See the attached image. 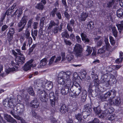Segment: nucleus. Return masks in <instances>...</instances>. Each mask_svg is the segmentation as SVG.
I'll return each instance as SVG.
<instances>
[{
	"label": "nucleus",
	"mask_w": 123,
	"mask_h": 123,
	"mask_svg": "<svg viewBox=\"0 0 123 123\" xmlns=\"http://www.w3.org/2000/svg\"><path fill=\"white\" fill-rule=\"evenodd\" d=\"M27 43V42L25 41L24 43L23 44L21 48V49L22 50H25L26 49V48L25 47Z\"/></svg>",
	"instance_id": "63"
},
{
	"label": "nucleus",
	"mask_w": 123,
	"mask_h": 123,
	"mask_svg": "<svg viewBox=\"0 0 123 123\" xmlns=\"http://www.w3.org/2000/svg\"><path fill=\"white\" fill-rule=\"evenodd\" d=\"M6 119L8 122L14 123H17L15 119L12 117L10 115H6L5 116Z\"/></svg>",
	"instance_id": "21"
},
{
	"label": "nucleus",
	"mask_w": 123,
	"mask_h": 123,
	"mask_svg": "<svg viewBox=\"0 0 123 123\" xmlns=\"http://www.w3.org/2000/svg\"><path fill=\"white\" fill-rule=\"evenodd\" d=\"M61 35L62 37L64 38L65 37L67 38H69V35L67 31H65L63 32L61 34Z\"/></svg>",
	"instance_id": "35"
},
{
	"label": "nucleus",
	"mask_w": 123,
	"mask_h": 123,
	"mask_svg": "<svg viewBox=\"0 0 123 123\" xmlns=\"http://www.w3.org/2000/svg\"><path fill=\"white\" fill-rule=\"evenodd\" d=\"M117 15L118 17L120 18H123V9L120 8L118 9L117 11Z\"/></svg>",
	"instance_id": "27"
},
{
	"label": "nucleus",
	"mask_w": 123,
	"mask_h": 123,
	"mask_svg": "<svg viewBox=\"0 0 123 123\" xmlns=\"http://www.w3.org/2000/svg\"><path fill=\"white\" fill-rule=\"evenodd\" d=\"M33 61V60L31 59L28 62H27L25 64V65L23 67V69L26 71L29 70L33 66L32 63Z\"/></svg>",
	"instance_id": "11"
},
{
	"label": "nucleus",
	"mask_w": 123,
	"mask_h": 123,
	"mask_svg": "<svg viewBox=\"0 0 123 123\" xmlns=\"http://www.w3.org/2000/svg\"><path fill=\"white\" fill-rule=\"evenodd\" d=\"M56 25L55 23L53 20H51L50 22L49 26L48 27V29H50L52 28L53 26H55Z\"/></svg>",
	"instance_id": "41"
},
{
	"label": "nucleus",
	"mask_w": 123,
	"mask_h": 123,
	"mask_svg": "<svg viewBox=\"0 0 123 123\" xmlns=\"http://www.w3.org/2000/svg\"><path fill=\"white\" fill-rule=\"evenodd\" d=\"M35 7L36 8L41 10H42L44 8L43 5L41 3H38Z\"/></svg>",
	"instance_id": "38"
},
{
	"label": "nucleus",
	"mask_w": 123,
	"mask_h": 123,
	"mask_svg": "<svg viewBox=\"0 0 123 123\" xmlns=\"http://www.w3.org/2000/svg\"><path fill=\"white\" fill-rule=\"evenodd\" d=\"M30 105L32 107L37 108L39 106V103L37 100H34L31 101Z\"/></svg>",
	"instance_id": "18"
},
{
	"label": "nucleus",
	"mask_w": 123,
	"mask_h": 123,
	"mask_svg": "<svg viewBox=\"0 0 123 123\" xmlns=\"http://www.w3.org/2000/svg\"><path fill=\"white\" fill-rule=\"evenodd\" d=\"M74 51L75 55L77 57H80L81 56L82 52V46L80 44H77L74 48Z\"/></svg>",
	"instance_id": "6"
},
{
	"label": "nucleus",
	"mask_w": 123,
	"mask_h": 123,
	"mask_svg": "<svg viewBox=\"0 0 123 123\" xmlns=\"http://www.w3.org/2000/svg\"><path fill=\"white\" fill-rule=\"evenodd\" d=\"M38 31L37 30H35L33 31L32 30L31 32V35L32 36L34 40H35L36 37L35 36H37V35Z\"/></svg>",
	"instance_id": "30"
},
{
	"label": "nucleus",
	"mask_w": 123,
	"mask_h": 123,
	"mask_svg": "<svg viewBox=\"0 0 123 123\" xmlns=\"http://www.w3.org/2000/svg\"><path fill=\"white\" fill-rule=\"evenodd\" d=\"M42 86L43 90H44V89L49 90L51 89L53 87V83L51 81L47 82H43V86Z\"/></svg>",
	"instance_id": "10"
},
{
	"label": "nucleus",
	"mask_w": 123,
	"mask_h": 123,
	"mask_svg": "<svg viewBox=\"0 0 123 123\" xmlns=\"http://www.w3.org/2000/svg\"><path fill=\"white\" fill-rule=\"evenodd\" d=\"M91 76L93 80L98 79V75L95 74V71L94 70H93L91 72Z\"/></svg>",
	"instance_id": "34"
},
{
	"label": "nucleus",
	"mask_w": 123,
	"mask_h": 123,
	"mask_svg": "<svg viewBox=\"0 0 123 123\" xmlns=\"http://www.w3.org/2000/svg\"><path fill=\"white\" fill-rule=\"evenodd\" d=\"M64 14L65 17L67 19L69 20L70 18V15L66 12V10L64 12Z\"/></svg>",
	"instance_id": "59"
},
{
	"label": "nucleus",
	"mask_w": 123,
	"mask_h": 123,
	"mask_svg": "<svg viewBox=\"0 0 123 123\" xmlns=\"http://www.w3.org/2000/svg\"><path fill=\"white\" fill-rule=\"evenodd\" d=\"M110 96L109 95L108 92L105 94L102 98V99L105 101H107L109 100Z\"/></svg>",
	"instance_id": "36"
},
{
	"label": "nucleus",
	"mask_w": 123,
	"mask_h": 123,
	"mask_svg": "<svg viewBox=\"0 0 123 123\" xmlns=\"http://www.w3.org/2000/svg\"><path fill=\"white\" fill-rule=\"evenodd\" d=\"M30 33L27 28H26V32L25 34V38L27 39H28L30 37Z\"/></svg>",
	"instance_id": "46"
},
{
	"label": "nucleus",
	"mask_w": 123,
	"mask_h": 123,
	"mask_svg": "<svg viewBox=\"0 0 123 123\" xmlns=\"http://www.w3.org/2000/svg\"><path fill=\"white\" fill-rule=\"evenodd\" d=\"M15 60L18 65L23 64L25 62V57L24 56H18L16 58Z\"/></svg>",
	"instance_id": "13"
},
{
	"label": "nucleus",
	"mask_w": 123,
	"mask_h": 123,
	"mask_svg": "<svg viewBox=\"0 0 123 123\" xmlns=\"http://www.w3.org/2000/svg\"><path fill=\"white\" fill-rule=\"evenodd\" d=\"M123 59V57H120L119 58L117 59L116 60L115 62L119 64L122 62Z\"/></svg>",
	"instance_id": "56"
},
{
	"label": "nucleus",
	"mask_w": 123,
	"mask_h": 123,
	"mask_svg": "<svg viewBox=\"0 0 123 123\" xmlns=\"http://www.w3.org/2000/svg\"><path fill=\"white\" fill-rule=\"evenodd\" d=\"M22 13V10L20 9H17L13 14L12 15V16H14V15H17L18 19Z\"/></svg>",
	"instance_id": "26"
},
{
	"label": "nucleus",
	"mask_w": 123,
	"mask_h": 123,
	"mask_svg": "<svg viewBox=\"0 0 123 123\" xmlns=\"http://www.w3.org/2000/svg\"><path fill=\"white\" fill-rule=\"evenodd\" d=\"M87 96V91L85 90H83L82 92V94L81 99L83 102H85Z\"/></svg>",
	"instance_id": "24"
},
{
	"label": "nucleus",
	"mask_w": 123,
	"mask_h": 123,
	"mask_svg": "<svg viewBox=\"0 0 123 123\" xmlns=\"http://www.w3.org/2000/svg\"><path fill=\"white\" fill-rule=\"evenodd\" d=\"M88 16V14L86 12H83L82 14L79 16V21L80 22L85 21Z\"/></svg>",
	"instance_id": "17"
},
{
	"label": "nucleus",
	"mask_w": 123,
	"mask_h": 123,
	"mask_svg": "<svg viewBox=\"0 0 123 123\" xmlns=\"http://www.w3.org/2000/svg\"><path fill=\"white\" fill-rule=\"evenodd\" d=\"M87 47L86 51L88 53V55L91 54L92 51V49L91 47L89 46H87Z\"/></svg>",
	"instance_id": "49"
},
{
	"label": "nucleus",
	"mask_w": 123,
	"mask_h": 123,
	"mask_svg": "<svg viewBox=\"0 0 123 123\" xmlns=\"http://www.w3.org/2000/svg\"><path fill=\"white\" fill-rule=\"evenodd\" d=\"M17 68L16 69L15 68H9L8 69H6V72L7 74H9L10 72H12L15 71H17Z\"/></svg>",
	"instance_id": "40"
},
{
	"label": "nucleus",
	"mask_w": 123,
	"mask_h": 123,
	"mask_svg": "<svg viewBox=\"0 0 123 123\" xmlns=\"http://www.w3.org/2000/svg\"><path fill=\"white\" fill-rule=\"evenodd\" d=\"M57 8H54L51 11L50 14V16L51 17H54L55 16V14L57 13Z\"/></svg>",
	"instance_id": "31"
},
{
	"label": "nucleus",
	"mask_w": 123,
	"mask_h": 123,
	"mask_svg": "<svg viewBox=\"0 0 123 123\" xmlns=\"http://www.w3.org/2000/svg\"><path fill=\"white\" fill-rule=\"evenodd\" d=\"M8 40L9 42H11L13 38V35L11 34H8Z\"/></svg>",
	"instance_id": "62"
},
{
	"label": "nucleus",
	"mask_w": 123,
	"mask_h": 123,
	"mask_svg": "<svg viewBox=\"0 0 123 123\" xmlns=\"http://www.w3.org/2000/svg\"><path fill=\"white\" fill-rule=\"evenodd\" d=\"M99 120L97 118H95L92 121L89 122L88 123H99Z\"/></svg>",
	"instance_id": "57"
},
{
	"label": "nucleus",
	"mask_w": 123,
	"mask_h": 123,
	"mask_svg": "<svg viewBox=\"0 0 123 123\" xmlns=\"http://www.w3.org/2000/svg\"><path fill=\"white\" fill-rule=\"evenodd\" d=\"M74 58V55H73L70 54L68 55L67 56V58L68 61H70L72 60Z\"/></svg>",
	"instance_id": "45"
},
{
	"label": "nucleus",
	"mask_w": 123,
	"mask_h": 123,
	"mask_svg": "<svg viewBox=\"0 0 123 123\" xmlns=\"http://www.w3.org/2000/svg\"><path fill=\"white\" fill-rule=\"evenodd\" d=\"M33 23L32 19H31L29 20L28 21L27 24V27L26 28H31V24Z\"/></svg>",
	"instance_id": "48"
},
{
	"label": "nucleus",
	"mask_w": 123,
	"mask_h": 123,
	"mask_svg": "<svg viewBox=\"0 0 123 123\" xmlns=\"http://www.w3.org/2000/svg\"><path fill=\"white\" fill-rule=\"evenodd\" d=\"M92 105L90 104H88L84 105L83 110L85 111H87L91 112L92 111Z\"/></svg>",
	"instance_id": "22"
},
{
	"label": "nucleus",
	"mask_w": 123,
	"mask_h": 123,
	"mask_svg": "<svg viewBox=\"0 0 123 123\" xmlns=\"http://www.w3.org/2000/svg\"><path fill=\"white\" fill-rule=\"evenodd\" d=\"M55 57V56H52L51 58L49 60V64L50 65L53 63V62L54 59Z\"/></svg>",
	"instance_id": "64"
},
{
	"label": "nucleus",
	"mask_w": 123,
	"mask_h": 123,
	"mask_svg": "<svg viewBox=\"0 0 123 123\" xmlns=\"http://www.w3.org/2000/svg\"><path fill=\"white\" fill-rule=\"evenodd\" d=\"M25 110L24 105L22 104H18L14 107L13 110L11 111L10 113L12 115H14V114L18 115H23Z\"/></svg>",
	"instance_id": "2"
},
{
	"label": "nucleus",
	"mask_w": 123,
	"mask_h": 123,
	"mask_svg": "<svg viewBox=\"0 0 123 123\" xmlns=\"http://www.w3.org/2000/svg\"><path fill=\"white\" fill-rule=\"evenodd\" d=\"M108 92L109 96H111L110 98V99H112V98L116 97V91L115 90L113 89Z\"/></svg>",
	"instance_id": "23"
},
{
	"label": "nucleus",
	"mask_w": 123,
	"mask_h": 123,
	"mask_svg": "<svg viewBox=\"0 0 123 123\" xmlns=\"http://www.w3.org/2000/svg\"><path fill=\"white\" fill-rule=\"evenodd\" d=\"M80 35L82 40L86 43H88L90 41L88 38L86 34L83 33H82Z\"/></svg>",
	"instance_id": "19"
},
{
	"label": "nucleus",
	"mask_w": 123,
	"mask_h": 123,
	"mask_svg": "<svg viewBox=\"0 0 123 123\" xmlns=\"http://www.w3.org/2000/svg\"><path fill=\"white\" fill-rule=\"evenodd\" d=\"M105 49L103 48H101L98 50V53L99 54L104 53L105 51Z\"/></svg>",
	"instance_id": "60"
},
{
	"label": "nucleus",
	"mask_w": 123,
	"mask_h": 123,
	"mask_svg": "<svg viewBox=\"0 0 123 123\" xmlns=\"http://www.w3.org/2000/svg\"><path fill=\"white\" fill-rule=\"evenodd\" d=\"M91 112L87 111H85V110L83 109L82 115L83 116L84 118L85 119L91 114Z\"/></svg>",
	"instance_id": "28"
},
{
	"label": "nucleus",
	"mask_w": 123,
	"mask_h": 123,
	"mask_svg": "<svg viewBox=\"0 0 123 123\" xmlns=\"http://www.w3.org/2000/svg\"><path fill=\"white\" fill-rule=\"evenodd\" d=\"M114 111V109L112 107H110L109 108L108 110H106L104 111V113H106H106L107 115L109 113L110 114L112 113Z\"/></svg>",
	"instance_id": "33"
},
{
	"label": "nucleus",
	"mask_w": 123,
	"mask_h": 123,
	"mask_svg": "<svg viewBox=\"0 0 123 123\" xmlns=\"http://www.w3.org/2000/svg\"><path fill=\"white\" fill-rule=\"evenodd\" d=\"M71 26V25H70L69 24H68L67 26V29L68 31L70 32H72L73 31L72 28Z\"/></svg>",
	"instance_id": "58"
},
{
	"label": "nucleus",
	"mask_w": 123,
	"mask_h": 123,
	"mask_svg": "<svg viewBox=\"0 0 123 123\" xmlns=\"http://www.w3.org/2000/svg\"><path fill=\"white\" fill-rule=\"evenodd\" d=\"M94 23L92 21L90 22L87 24V28L89 29H92L93 28Z\"/></svg>",
	"instance_id": "39"
},
{
	"label": "nucleus",
	"mask_w": 123,
	"mask_h": 123,
	"mask_svg": "<svg viewBox=\"0 0 123 123\" xmlns=\"http://www.w3.org/2000/svg\"><path fill=\"white\" fill-rule=\"evenodd\" d=\"M75 117L79 122L81 123H86V122L82 119V114L81 113H78L75 114Z\"/></svg>",
	"instance_id": "16"
},
{
	"label": "nucleus",
	"mask_w": 123,
	"mask_h": 123,
	"mask_svg": "<svg viewBox=\"0 0 123 123\" xmlns=\"http://www.w3.org/2000/svg\"><path fill=\"white\" fill-rule=\"evenodd\" d=\"M71 72L69 71L66 72L62 71L58 74L57 82L59 84H63L65 82H67L69 85L72 84V81L70 78V75L71 74Z\"/></svg>",
	"instance_id": "1"
},
{
	"label": "nucleus",
	"mask_w": 123,
	"mask_h": 123,
	"mask_svg": "<svg viewBox=\"0 0 123 123\" xmlns=\"http://www.w3.org/2000/svg\"><path fill=\"white\" fill-rule=\"evenodd\" d=\"M60 84L64 85V86L61 89V92L62 94L63 95H67L69 91V89L70 88H72V84H69V85L67 82H65L63 84Z\"/></svg>",
	"instance_id": "5"
},
{
	"label": "nucleus",
	"mask_w": 123,
	"mask_h": 123,
	"mask_svg": "<svg viewBox=\"0 0 123 123\" xmlns=\"http://www.w3.org/2000/svg\"><path fill=\"white\" fill-rule=\"evenodd\" d=\"M115 118V116L113 115H111L108 116L107 119L108 120L113 121Z\"/></svg>",
	"instance_id": "54"
},
{
	"label": "nucleus",
	"mask_w": 123,
	"mask_h": 123,
	"mask_svg": "<svg viewBox=\"0 0 123 123\" xmlns=\"http://www.w3.org/2000/svg\"><path fill=\"white\" fill-rule=\"evenodd\" d=\"M31 114L32 115L33 117L36 118L37 116V114L36 113L35 110L33 109H32L31 110Z\"/></svg>",
	"instance_id": "50"
},
{
	"label": "nucleus",
	"mask_w": 123,
	"mask_h": 123,
	"mask_svg": "<svg viewBox=\"0 0 123 123\" xmlns=\"http://www.w3.org/2000/svg\"><path fill=\"white\" fill-rule=\"evenodd\" d=\"M41 89H39L38 92L39 93L40 100L43 102H46L49 98V97L47 92L43 90L41 91Z\"/></svg>",
	"instance_id": "4"
},
{
	"label": "nucleus",
	"mask_w": 123,
	"mask_h": 123,
	"mask_svg": "<svg viewBox=\"0 0 123 123\" xmlns=\"http://www.w3.org/2000/svg\"><path fill=\"white\" fill-rule=\"evenodd\" d=\"M27 92L29 93L31 95H34V93L33 92L32 88L31 87H30L27 90Z\"/></svg>",
	"instance_id": "44"
},
{
	"label": "nucleus",
	"mask_w": 123,
	"mask_h": 123,
	"mask_svg": "<svg viewBox=\"0 0 123 123\" xmlns=\"http://www.w3.org/2000/svg\"><path fill=\"white\" fill-rule=\"evenodd\" d=\"M47 62L46 58H44L41 60L40 63V66H44L47 64Z\"/></svg>",
	"instance_id": "32"
},
{
	"label": "nucleus",
	"mask_w": 123,
	"mask_h": 123,
	"mask_svg": "<svg viewBox=\"0 0 123 123\" xmlns=\"http://www.w3.org/2000/svg\"><path fill=\"white\" fill-rule=\"evenodd\" d=\"M67 108L65 104H63L59 109L60 113L62 114L65 113L67 111Z\"/></svg>",
	"instance_id": "25"
},
{
	"label": "nucleus",
	"mask_w": 123,
	"mask_h": 123,
	"mask_svg": "<svg viewBox=\"0 0 123 123\" xmlns=\"http://www.w3.org/2000/svg\"><path fill=\"white\" fill-rule=\"evenodd\" d=\"M115 0H111L110 2L107 4V6L108 7H110L113 4Z\"/></svg>",
	"instance_id": "51"
},
{
	"label": "nucleus",
	"mask_w": 123,
	"mask_h": 123,
	"mask_svg": "<svg viewBox=\"0 0 123 123\" xmlns=\"http://www.w3.org/2000/svg\"><path fill=\"white\" fill-rule=\"evenodd\" d=\"M49 98L50 105L53 107H54L55 104L58 102V98L54 95V93L51 92L49 94Z\"/></svg>",
	"instance_id": "8"
},
{
	"label": "nucleus",
	"mask_w": 123,
	"mask_h": 123,
	"mask_svg": "<svg viewBox=\"0 0 123 123\" xmlns=\"http://www.w3.org/2000/svg\"><path fill=\"white\" fill-rule=\"evenodd\" d=\"M15 50L17 52V55H18L21 56H24L22 53V51H21L20 49H16Z\"/></svg>",
	"instance_id": "55"
},
{
	"label": "nucleus",
	"mask_w": 123,
	"mask_h": 123,
	"mask_svg": "<svg viewBox=\"0 0 123 123\" xmlns=\"http://www.w3.org/2000/svg\"><path fill=\"white\" fill-rule=\"evenodd\" d=\"M43 82L41 80H37L36 82H34V86L35 88H37L40 87L42 88L43 86Z\"/></svg>",
	"instance_id": "20"
},
{
	"label": "nucleus",
	"mask_w": 123,
	"mask_h": 123,
	"mask_svg": "<svg viewBox=\"0 0 123 123\" xmlns=\"http://www.w3.org/2000/svg\"><path fill=\"white\" fill-rule=\"evenodd\" d=\"M110 77V75L108 74H104L102 77V80H101V82L103 84L108 83Z\"/></svg>",
	"instance_id": "14"
},
{
	"label": "nucleus",
	"mask_w": 123,
	"mask_h": 123,
	"mask_svg": "<svg viewBox=\"0 0 123 123\" xmlns=\"http://www.w3.org/2000/svg\"><path fill=\"white\" fill-rule=\"evenodd\" d=\"M16 100L12 98L6 99L3 102L4 106L9 108H13L15 106Z\"/></svg>",
	"instance_id": "3"
},
{
	"label": "nucleus",
	"mask_w": 123,
	"mask_h": 123,
	"mask_svg": "<svg viewBox=\"0 0 123 123\" xmlns=\"http://www.w3.org/2000/svg\"><path fill=\"white\" fill-rule=\"evenodd\" d=\"M81 87L77 88L76 89V91H74L72 88H70V89L69 92H72L73 93L75 96H78L80 92H81Z\"/></svg>",
	"instance_id": "15"
},
{
	"label": "nucleus",
	"mask_w": 123,
	"mask_h": 123,
	"mask_svg": "<svg viewBox=\"0 0 123 123\" xmlns=\"http://www.w3.org/2000/svg\"><path fill=\"white\" fill-rule=\"evenodd\" d=\"M26 17L24 16L22 18L21 20L18 23V26L19 27H22L24 28L27 23Z\"/></svg>",
	"instance_id": "12"
},
{
	"label": "nucleus",
	"mask_w": 123,
	"mask_h": 123,
	"mask_svg": "<svg viewBox=\"0 0 123 123\" xmlns=\"http://www.w3.org/2000/svg\"><path fill=\"white\" fill-rule=\"evenodd\" d=\"M95 92V95L96 96H99L101 93V92L99 88L98 87L96 88Z\"/></svg>",
	"instance_id": "43"
},
{
	"label": "nucleus",
	"mask_w": 123,
	"mask_h": 123,
	"mask_svg": "<svg viewBox=\"0 0 123 123\" xmlns=\"http://www.w3.org/2000/svg\"><path fill=\"white\" fill-rule=\"evenodd\" d=\"M121 101L119 98L116 97L110 99L109 101L110 105H119L120 104Z\"/></svg>",
	"instance_id": "9"
},
{
	"label": "nucleus",
	"mask_w": 123,
	"mask_h": 123,
	"mask_svg": "<svg viewBox=\"0 0 123 123\" xmlns=\"http://www.w3.org/2000/svg\"><path fill=\"white\" fill-rule=\"evenodd\" d=\"M94 112L96 114L98 115L99 117L102 118L105 117L107 115V114L103 112L99 107H95L93 108Z\"/></svg>",
	"instance_id": "7"
},
{
	"label": "nucleus",
	"mask_w": 123,
	"mask_h": 123,
	"mask_svg": "<svg viewBox=\"0 0 123 123\" xmlns=\"http://www.w3.org/2000/svg\"><path fill=\"white\" fill-rule=\"evenodd\" d=\"M92 84L96 87H98L99 85V80L98 79L93 80L92 81Z\"/></svg>",
	"instance_id": "37"
},
{
	"label": "nucleus",
	"mask_w": 123,
	"mask_h": 123,
	"mask_svg": "<svg viewBox=\"0 0 123 123\" xmlns=\"http://www.w3.org/2000/svg\"><path fill=\"white\" fill-rule=\"evenodd\" d=\"M116 25L117 27L119 32L121 33L122 30L123 29V20L121 22V24H117Z\"/></svg>",
	"instance_id": "29"
},
{
	"label": "nucleus",
	"mask_w": 123,
	"mask_h": 123,
	"mask_svg": "<svg viewBox=\"0 0 123 123\" xmlns=\"http://www.w3.org/2000/svg\"><path fill=\"white\" fill-rule=\"evenodd\" d=\"M112 29L114 36L115 37H116L117 36L118 32L116 30L115 27H113L112 28Z\"/></svg>",
	"instance_id": "42"
},
{
	"label": "nucleus",
	"mask_w": 123,
	"mask_h": 123,
	"mask_svg": "<svg viewBox=\"0 0 123 123\" xmlns=\"http://www.w3.org/2000/svg\"><path fill=\"white\" fill-rule=\"evenodd\" d=\"M86 72L85 71H83L81 73L80 75V77L81 79H84L86 77Z\"/></svg>",
	"instance_id": "52"
},
{
	"label": "nucleus",
	"mask_w": 123,
	"mask_h": 123,
	"mask_svg": "<svg viewBox=\"0 0 123 123\" xmlns=\"http://www.w3.org/2000/svg\"><path fill=\"white\" fill-rule=\"evenodd\" d=\"M109 39L111 44L112 45H114L115 43V42L113 37L112 36H109Z\"/></svg>",
	"instance_id": "53"
},
{
	"label": "nucleus",
	"mask_w": 123,
	"mask_h": 123,
	"mask_svg": "<svg viewBox=\"0 0 123 123\" xmlns=\"http://www.w3.org/2000/svg\"><path fill=\"white\" fill-rule=\"evenodd\" d=\"M15 33V29L11 28L9 29L8 34L13 35Z\"/></svg>",
	"instance_id": "47"
},
{
	"label": "nucleus",
	"mask_w": 123,
	"mask_h": 123,
	"mask_svg": "<svg viewBox=\"0 0 123 123\" xmlns=\"http://www.w3.org/2000/svg\"><path fill=\"white\" fill-rule=\"evenodd\" d=\"M64 41L65 44L67 45L70 46L72 44V43L70 41L67 39H64Z\"/></svg>",
	"instance_id": "61"
}]
</instances>
